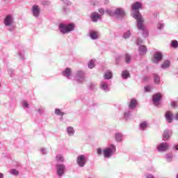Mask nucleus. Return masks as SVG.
<instances>
[{"label":"nucleus","mask_w":178,"mask_h":178,"mask_svg":"<svg viewBox=\"0 0 178 178\" xmlns=\"http://www.w3.org/2000/svg\"><path fill=\"white\" fill-rule=\"evenodd\" d=\"M136 18L138 19V29L143 31V35L145 36V38H147L149 36V31L145 29L144 25L145 19L143 15H141V14H137Z\"/></svg>","instance_id":"1"},{"label":"nucleus","mask_w":178,"mask_h":178,"mask_svg":"<svg viewBox=\"0 0 178 178\" xmlns=\"http://www.w3.org/2000/svg\"><path fill=\"white\" fill-rule=\"evenodd\" d=\"M105 13L106 14H108V15L115 16L118 17H124V15H126L125 10H124V8H115L114 11L110 9H107L105 10Z\"/></svg>","instance_id":"2"},{"label":"nucleus","mask_w":178,"mask_h":178,"mask_svg":"<svg viewBox=\"0 0 178 178\" xmlns=\"http://www.w3.org/2000/svg\"><path fill=\"white\" fill-rule=\"evenodd\" d=\"M142 4L140 1H136L132 4V10H134V13L133 14L134 18L136 19V26L138 28V19L137 18V15L140 14L139 8H141Z\"/></svg>","instance_id":"3"},{"label":"nucleus","mask_w":178,"mask_h":178,"mask_svg":"<svg viewBox=\"0 0 178 178\" xmlns=\"http://www.w3.org/2000/svg\"><path fill=\"white\" fill-rule=\"evenodd\" d=\"M59 28L62 33H67L74 29V24H60Z\"/></svg>","instance_id":"4"},{"label":"nucleus","mask_w":178,"mask_h":178,"mask_svg":"<svg viewBox=\"0 0 178 178\" xmlns=\"http://www.w3.org/2000/svg\"><path fill=\"white\" fill-rule=\"evenodd\" d=\"M115 151H116V147H115V145L111 144L110 147L103 150L104 158H110L111 156H112V155H113Z\"/></svg>","instance_id":"5"},{"label":"nucleus","mask_w":178,"mask_h":178,"mask_svg":"<svg viewBox=\"0 0 178 178\" xmlns=\"http://www.w3.org/2000/svg\"><path fill=\"white\" fill-rule=\"evenodd\" d=\"M14 22V18L12 15H8L4 18V24L6 26H9V31H13L15 29V26H12Z\"/></svg>","instance_id":"6"},{"label":"nucleus","mask_w":178,"mask_h":178,"mask_svg":"<svg viewBox=\"0 0 178 178\" xmlns=\"http://www.w3.org/2000/svg\"><path fill=\"white\" fill-rule=\"evenodd\" d=\"M56 170L57 175L58 176V177H62V176H63V175H65L66 168H65V165H63L62 163H57L56 165Z\"/></svg>","instance_id":"7"},{"label":"nucleus","mask_w":178,"mask_h":178,"mask_svg":"<svg viewBox=\"0 0 178 178\" xmlns=\"http://www.w3.org/2000/svg\"><path fill=\"white\" fill-rule=\"evenodd\" d=\"M75 79L79 83H83L86 81V74L83 71H77L75 74Z\"/></svg>","instance_id":"8"},{"label":"nucleus","mask_w":178,"mask_h":178,"mask_svg":"<svg viewBox=\"0 0 178 178\" xmlns=\"http://www.w3.org/2000/svg\"><path fill=\"white\" fill-rule=\"evenodd\" d=\"M76 162L79 166L83 168L86 163H87V158L86 155H79V156H77Z\"/></svg>","instance_id":"9"},{"label":"nucleus","mask_w":178,"mask_h":178,"mask_svg":"<svg viewBox=\"0 0 178 178\" xmlns=\"http://www.w3.org/2000/svg\"><path fill=\"white\" fill-rule=\"evenodd\" d=\"M168 148H169V144H168V143H161L157 147V149L160 152H163L165 151H167Z\"/></svg>","instance_id":"10"},{"label":"nucleus","mask_w":178,"mask_h":178,"mask_svg":"<svg viewBox=\"0 0 178 178\" xmlns=\"http://www.w3.org/2000/svg\"><path fill=\"white\" fill-rule=\"evenodd\" d=\"M163 58V54L160 51H156L154 55L153 63H158Z\"/></svg>","instance_id":"11"},{"label":"nucleus","mask_w":178,"mask_h":178,"mask_svg":"<svg viewBox=\"0 0 178 178\" xmlns=\"http://www.w3.org/2000/svg\"><path fill=\"white\" fill-rule=\"evenodd\" d=\"M100 89L104 90V92H110L111 88L107 82L105 81H102L100 83Z\"/></svg>","instance_id":"12"},{"label":"nucleus","mask_w":178,"mask_h":178,"mask_svg":"<svg viewBox=\"0 0 178 178\" xmlns=\"http://www.w3.org/2000/svg\"><path fill=\"white\" fill-rule=\"evenodd\" d=\"M161 97L162 96L161 93H156V95H154V96H152L153 104H154V105L159 106L161 99Z\"/></svg>","instance_id":"13"},{"label":"nucleus","mask_w":178,"mask_h":178,"mask_svg":"<svg viewBox=\"0 0 178 178\" xmlns=\"http://www.w3.org/2000/svg\"><path fill=\"white\" fill-rule=\"evenodd\" d=\"M32 13L35 17H38L40 16V8L39 6H38L37 4H34L32 6Z\"/></svg>","instance_id":"14"},{"label":"nucleus","mask_w":178,"mask_h":178,"mask_svg":"<svg viewBox=\"0 0 178 178\" xmlns=\"http://www.w3.org/2000/svg\"><path fill=\"white\" fill-rule=\"evenodd\" d=\"M90 18L92 21L97 22L98 19H101L102 17L99 15V13H92Z\"/></svg>","instance_id":"15"},{"label":"nucleus","mask_w":178,"mask_h":178,"mask_svg":"<svg viewBox=\"0 0 178 178\" xmlns=\"http://www.w3.org/2000/svg\"><path fill=\"white\" fill-rule=\"evenodd\" d=\"M147 51V49L146 47V46H145L144 44H141V45L140 46L139 49H138V53L140 56H143L144 54H146Z\"/></svg>","instance_id":"16"},{"label":"nucleus","mask_w":178,"mask_h":178,"mask_svg":"<svg viewBox=\"0 0 178 178\" xmlns=\"http://www.w3.org/2000/svg\"><path fill=\"white\" fill-rule=\"evenodd\" d=\"M165 119L169 123H171L173 120V115L170 111L165 112Z\"/></svg>","instance_id":"17"},{"label":"nucleus","mask_w":178,"mask_h":178,"mask_svg":"<svg viewBox=\"0 0 178 178\" xmlns=\"http://www.w3.org/2000/svg\"><path fill=\"white\" fill-rule=\"evenodd\" d=\"M63 75L67 79H71L72 71L70 68H66L65 71H63Z\"/></svg>","instance_id":"18"},{"label":"nucleus","mask_w":178,"mask_h":178,"mask_svg":"<svg viewBox=\"0 0 178 178\" xmlns=\"http://www.w3.org/2000/svg\"><path fill=\"white\" fill-rule=\"evenodd\" d=\"M90 36L91 39L96 40L99 38V32L96 31H90Z\"/></svg>","instance_id":"19"},{"label":"nucleus","mask_w":178,"mask_h":178,"mask_svg":"<svg viewBox=\"0 0 178 178\" xmlns=\"http://www.w3.org/2000/svg\"><path fill=\"white\" fill-rule=\"evenodd\" d=\"M136 106H137V100L131 99L129 105V109H134Z\"/></svg>","instance_id":"20"},{"label":"nucleus","mask_w":178,"mask_h":178,"mask_svg":"<svg viewBox=\"0 0 178 178\" xmlns=\"http://www.w3.org/2000/svg\"><path fill=\"white\" fill-rule=\"evenodd\" d=\"M170 131L169 130H164L163 133V140L165 141L166 140H169L170 138Z\"/></svg>","instance_id":"21"},{"label":"nucleus","mask_w":178,"mask_h":178,"mask_svg":"<svg viewBox=\"0 0 178 178\" xmlns=\"http://www.w3.org/2000/svg\"><path fill=\"white\" fill-rule=\"evenodd\" d=\"M169 67H170V61H169V60H165V61H164V63L161 65V68L164 70L169 68Z\"/></svg>","instance_id":"22"},{"label":"nucleus","mask_w":178,"mask_h":178,"mask_svg":"<svg viewBox=\"0 0 178 178\" xmlns=\"http://www.w3.org/2000/svg\"><path fill=\"white\" fill-rule=\"evenodd\" d=\"M67 131L69 136H74L75 131L74 127H72V126H69V127L67 128Z\"/></svg>","instance_id":"23"},{"label":"nucleus","mask_w":178,"mask_h":178,"mask_svg":"<svg viewBox=\"0 0 178 178\" xmlns=\"http://www.w3.org/2000/svg\"><path fill=\"white\" fill-rule=\"evenodd\" d=\"M122 76L123 78V79H127L128 78L130 77V74L129 72V71H122Z\"/></svg>","instance_id":"24"},{"label":"nucleus","mask_w":178,"mask_h":178,"mask_svg":"<svg viewBox=\"0 0 178 178\" xmlns=\"http://www.w3.org/2000/svg\"><path fill=\"white\" fill-rule=\"evenodd\" d=\"M113 78V73L111 71H107L104 74V79H111Z\"/></svg>","instance_id":"25"},{"label":"nucleus","mask_w":178,"mask_h":178,"mask_svg":"<svg viewBox=\"0 0 178 178\" xmlns=\"http://www.w3.org/2000/svg\"><path fill=\"white\" fill-rule=\"evenodd\" d=\"M131 115V111L130 110L126 111L124 113V118L126 120L129 119Z\"/></svg>","instance_id":"26"},{"label":"nucleus","mask_w":178,"mask_h":178,"mask_svg":"<svg viewBox=\"0 0 178 178\" xmlns=\"http://www.w3.org/2000/svg\"><path fill=\"white\" fill-rule=\"evenodd\" d=\"M115 140L116 141H122V133H115Z\"/></svg>","instance_id":"27"},{"label":"nucleus","mask_w":178,"mask_h":178,"mask_svg":"<svg viewBox=\"0 0 178 178\" xmlns=\"http://www.w3.org/2000/svg\"><path fill=\"white\" fill-rule=\"evenodd\" d=\"M95 61L94 60H90L88 63V68L92 69L95 67Z\"/></svg>","instance_id":"28"},{"label":"nucleus","mask_w":178,"mask_h":178,"mask_svg":"<svg viewBox=\"0 0 178 178\" xmlns=\"http://www.w3.org/2000/svg\"><path fill=\"white\" fill-rule=\"evenodd\" d=\"M153 76L154 79V83L156 84L159 83L161 81L160 76H159V75H157L156 74H154Z\"/></svg>","instance_id":"29"},{"label":"nucleus","mask_w":178,"mask_h":178,"mask_svg":"<svg viewBox=\"0 0 178 178\" xmlns=\"http://www.w3.org/2000/svg\"><path fill=\"white\" fill-rule=\"evenodd\" d=\"M172 159H173L172 154H167L165 155V159L168 161V162H171V161H172Z\"/></svg>","instance_id":"30"},{"label":"nucleus","mask_w":178,"mask_h":178,"mask_svg":"<svg viewBox=\"0 0 178 178\" xmlns=\"http://www.w3.org/2000/svg\"><path fill=\"white\" fill-rule=\"evenodd\" d=\"M131 56L130 54H125V62L127 64H129L131 63Z\"/></svg>","instance_id":"31"},{"label":"nucleus","mask_w":178,"mask_h":178,"mask_svg":"<svg viewBox=\"0 0 178 178\" xmlns=\"http://www.w3.org/2000/svg\"><path fill=\"white\" fill-rule=\"evenodd\" d=\"M56 160L57 162H64V158L60 154L56 155Z\"/></svg>","instance_id":"32"},{"label":"nucleus","mask_w":178,"mask_h":178,"mask_svg":"<svg viewBox=\"0 0 178 178\" xmlns=\"http://www.w3.org/2000/svg\"><path fill=\"white\" fill-rule=\"evenodd\" d=\"M147 124H148L147 122H146V121L142 122L140 123V127L143 130H144V129L147 127Z\"/></svg>","instance_id":"33"},{"label":"nucleus","mask_w":178,"mask_h":178,"mask_svg":"<svg viewBox=\"0 0 178 178\" xmlns=\"http://www.w3.org/2000/svg\"><path fill=\"white\" fill-rule=\"evenodd\" d=\"M171 46L175 49L178 47V40H172Z\"/></svg>","instance_id":"34"},{"label":"nucleus","mask_w":178,"mask_h":178,"mask_svg":"<svg viewBox=\"0 0 178 178\" xmlns=\"http://www.w3.org/2000/svg\"><path fill=\"white\" fill-rule=\"evenodd\" d=\"M55 113L56 115H64V112H62V111L58 108L55 109Z\"/></svg>","instance_id":"35"},{"label":"nucleus","mask_w":178,"mask_h":178,"mask_svg":"<svg viewBox=\"0 0 178 178\" xmlns=\"http://www.w3.org/2000/svg\"><path fill=\"white\" fill-rule=\"evenodd\" d=\"M11 175H13L14 176H18L19 175V172L16 169H12L10 170Z\"/></svg>","instance_id":"36"},{"label":"nucleus","mask_w":178,"mask_h":178,"mask_svg":"<svg viewBox=\"0 0 178 178\" xmlns=\"http://www.w3.org/2000/svg\"><path fill=\"white\" fill-rule=\"evenodd\" d=\"M123 36L125 39H127V38H129V36H131V31H127V32H124Z\"/></svg>","instance_id":"37"},{"label":"nucleus","mask_w":178,"mask_h":178,"mask_svg":"<svg viewBox=\"0 0 178 178\" xmlns=\"http://www.w3.org/2000/svg\"><path fill=\"white\" fill-rule=\"evenodd\" d=\"M157 28L159 29H163L164 28V24L162 22H160L157 24Z\"/></svg>","instance_id":"38"},{"label":"nucleus","mask_w":178,"mask_h":178,"mask_svg":"<svg viewBox=\"0 0 178 178\" xmlns=\"http://www.w3.org/2000/svg\"><path fill=\"white\" fill-rule=\"evenodd\" d=\"M143 43V39H141L140 38H138L137 39V40H136V44H137L138 45H139V47H140V46L142 45Z\"/></svg>","instance_id":"39"},{"label":"nucleus","mask_w":178,"mask_h":178,"mask_svg":"<svg viewBox=\"0 0 178 178\" xmlns=\"http://www.w3.org/2000/svg\"><path fill=\"white\" fill-rule=\"evenodd\" d=\"M24 108H29V104L27 103V102H26V100H24L22 102Z\"/></svg>","instance_id":"40"},{"label":"nucleus","mask_w":178,"mask_h":178,"mask_svg":"<svg viewBox=\"0 0 178 178\" xmlns=\"http://www.w3.org/2000/svg\"><path fill=\"white\" fill-rule=\"evenodd\" d=\"M121 58H122L121 56H118L117 57H115V63L119 64V61L120 60H121Z\"/></svg>","instance_id":"41"},{"label":"nucleus","mask_w":178,"mask_h":178,"mask_svg":"<svg viewBox=\"0 0 178 178\" xmlns=\"http://www.w3.org/2000/svg\"><path fill=\"white\" fill-rule=\"evenodd\" d=\"M96 88V85L95 83H91L90 84V89H91L92 90H93L94 89H95Z\"/></svg>","instance_id":"42"},{"label":"nucleus","mask_w":178,"mask_h":178,"mask_svg":"<svg viewBox=\"0 0 178 178\" xmlns=\"http://www.w3.org/2000/svg\"><path fill=\"white\" fill-rule=\"evenodd\" d=\"M150 90H152L151 86H145V92H150Z\"/></svg>","instance_id":"43"},{"label":"nucleus","mask_w":178,"mask_h":178,"mask_svg":"<svg viewBox=\"0 0 178 178\" xmlns=\"http://www.w3.org/2000/svg\"><path fill=\"white\" fill-rule=\"evenodd\" d=\"M97 152L98 155H102V154H103V150L102 149V148H97Z\"/></svg>","instance_id":"44"},{"label":"nucleus","mask_w":178,"mask_h":178,"mask_svg":"<svg viewBox=\"0 0 178 178\" xmlns=\"http://www.w3.org/2000/svg\"><path fill=\"white\" fill-rule=\"evenodd\" d=\"M65 5H71L70 0H62Z\"/></svg>","instance_id":"45"},{"label":"nucleus","mask_w":178,"mask_h":178,"mask_svg":"<svg viewBox=\"0 0 178 178\" xmlns=\"http://www.w3.org/2000/svg\"><path fill=\"white\" fill-rule=\"evenodd\" d=\"M98 11H99V13H100L101 14H104V13H105L104 8H99Z\"/></svg>","instance_id":"46"},{"label":"nucleus","mask_w":178,"mask_h":178,"mask_svg":"<svg viewBox=\"0 0 178 178\" xmlns=\"http://www.w3.org/2000/svg\"><path fill=\"white\" fill-rule=\"evenodd\" d=\"M19 57H20L22 59H24V53H22V51H19Z\"/></svg>","instance_id":"47"},{"label":"nucleus","mask_w":178,"mask_h":178,"mask_svg":"<svg viewBox=\"0 0 178 178\" xmlns=\"http://www.w3.org/2000/svg\"><path fill=\"white\" fill-rule=\"evenodd\" d=\"M38 112L39 113H43L44 112V108H39Z\"/></svg>","instance_id":"48"},{"label":"nucleus","mask_w":178,"mask_h":178,"mask_svg":"<svg viewBox=\"0 0 178 178\" xmlns=\"http://www.w3.org/2000/svg\"><path fill=\"white\" fill-rule=\"evenodd\" d=\"M146 178H155V177L154 176H153V175H147Z\"/></svg>","instance_id":"49"},{"label":"nucleus","mask_w":178,"mask_h":178,"mask_svg":"<svg viewBox=\"0 0 178 178\" xmlns=\"http://www.w3.org/2000/svg\"><path fill=\"white\" fill-rule=\"evenodd\" d=\"M41 151L42 154H47V150L45 149V148H42Z\"/></svg>","instance_id":"50"},{"label":"nucleus","mask_w":178,"mask_h":178,"mask_svg":"<svg viewBox=\"0 0 178 178\" xmlns=\"http://www.w3.org/2000/svg\"><path fill=\"white\" fill-rule=\"evenodd\" d=\"M171 105H172V106H177V103H176V102H172L171 103Z\"/></svg>","instance_id":"51"},{"label":"nucleus","mask_w":178,"mask_h":178,"mask_svg":"<svg viewBox=\"0 0 178 178\" xmlns=\"http://www.w3.org/2000/svg\"><path fill=\"white\" fill-rule=\"evenodd\" d=\"M42 5H49V1H43Z\"/></svg>","instance_id":"52"},{"label":"nucleus","mask_w":178,"mask_h":178,"mask_svg":"<svg viewBox=\"0 0 178 178\" xmlns=\"http://www.w3.org/2000/svg\"><path fill=\"white\" fill-rule=\"evenodd\" d=\"M63 11H64V13H67V10L65 7L63 8Z\"/></svg>","instance_id":"53"},{"label":"nucleus","mask_w":178,"mask_h":178,"mask_svg":"<svg viewBox=\"0 0 178 178\" xmlns=\"http://www.w3.org/2000/svg\"><path fill=\"white\" fill-rule=\"evenodd\" d=\"M8 74H13V70H8Z\"/></svg>","instance_id":"54"},{"label":"nucleus","mask_w":178,"mask_h":178,"mask_svg":"<svg viewBox=\"0 0 178 178\" xmlns=\"http://www.w3.org/2000/svg\"><path fill=\"white\" fill-rule=\"evenodd\" d=\"M0 178H4L3 173H0Z\"/></svg>","instance_id":"55"},{"label":"nucleus","mask_w":178,"mask_h":178,"mask_svg":"<svg viewBox=\"0 0 178 178\" xmlns=\"http://www.w3.org/2000/svg\"><path fill=\"white\" fill-rule=\"evenodd\" d=\"M175 119H177V120H178V113L175 115Z\"/></svg>","instance_id":"56"},{"label":"nucleus","mask_w":178,"mask_h":178,"mask_svg":"<svg viewBox=\"0 0 178 178\" xmlns=\"http://www.w3.org/2000/svg\"><path fill=\"white\" fill-rule=\"evenodd\" d=\"M175 148L178 150V144H177L176 145H175Z\"/></svg>","instance_id":"57"},{"label":"nucleus","mask_w":178,"mask_h":178,"mask_svg":"<svg viewBox=\"0 0 178 178\" xmlns=\"http://www.w3.org/2000/svg\"><path fill=\"white\" fill-rule=\"evenodd\" d=\"M108 0H105V3H108Z\"/></svg>","instance_id":"58"},{"label":"nucleus","mask_w":178,"mask_h":178,"mask_svg":"<svg viewBox=\"0 0 178 178\" xmlns=\"http://www.w3.org/2000/svg\"><path fill=\"white\" fill-rule=\"evenodd\" d=\"M177 178H178V175H177Z\"/></svg>","instance_id":"59"}]
</instances>
